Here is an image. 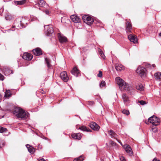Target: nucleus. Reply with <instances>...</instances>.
Instances as JSON below:
<instances>
[{"label":"nucleus","mask_w":161,"mask_h":161,"mask_svg":"<svg viewBox=\"0 0 161 161\" xmlns=\"http://www.w3.org/2000/svg\"><path fill=\"white\" fill-rule=\"evenodd\" d=\"M21 20L22 17H19L17 18L14 21V26L12 27V29L15 27H16L17 29L23 28V26H21Z\"/></svg>","instance_id":"obj_7"},{"label":"nucleus","mask_w":161,"mask_h":161,"mask_svg":"<svg viewBox=\"0 0 161 161\" xmlns=\"http://www.w3.org/2000/svg\"><path fill=\"white\" fill-rule=\"evenodd\" d=\"M1 145L0 144V148H1Z\"/></svg>","instance_id":"obj_55"},{"label":"nucleus","mask_w":161,"mask_h":161,"mask_svg":"<svg viewBox=\"0 0 161 161\" xmlns=\"http://www.w3.org/2000/svg\"><path fill=\"white\" fill-rule=\"evenodd\" d=\"M33 58L32 55L28 53H24L23 55L22 58L24 59L28 60H31Z\"/></svg>","instance_id":"obj_13"},{"label":"nucleus","mask_w":161,"mask_h":161,"mask_svg":"<svg viewBox=\"0 0 161 161\" xmlns=\"http://www.w3.org/2000/svg\"><path fill=\"white\" fill-rule=\"evenodd\" d=\"M13 114H15L17 117L22 119H27L29 116V114L26 112L24 110L21 109L16 108L13 111Z\"/></svg>","instance_id":"obj_3"},{"label":"nucleus","mask_w":161,"mask_h":161,"mask_svg":"<svg viewBox=\"0 0 161 161\" xmlns=\"http://www.w3.org/2000/svg\"><path fill=\"white\" fill-rule=\"evenodd\" d=\"M3 69L4 70H11L10 69H9L8 67L7 66H5L3 67Z\"/></svg>","instance_id":"obj_39"},{"label":"nucleus","mask_w":161,"mask_h":161,"mask_svg":"<svg viewBox=\"0 0 161 161\" xmlns=\"http://www.w3.org/2000/svg\"><path fill=\"white\" fill-rule=\"evenodd\" d=\"M33 52L36 56H39L42 54L41 49L39 48H36L33 50Z\"/></svg>","instance_id":"obj_14"},{"label":"nucleus","mask_w":161,"mask_h":161,"mask_svg":"<svg viewBox=\"0 0 161 161\" xmlns=\"http://www.w3.org/2000/svg\"><path fill=\"white\" fill-rule=\"evenodd\" d=\"M82 19L85 23L88 25H91L94 22L97 26L102 27V24L101 21L99 20H94L91 16L86 15H84L82 17Z\"/></svg>","instance_id":"obj_2"},{"label":"nucleus","mask_w":161,"mask_h":161,"mask_svg":"<svg viewBox=\"0 0 161 161\" xmlns=\"http://www.w3.org/2000/svg\"><path fill=\"white\" fill-rule=\"evenodd\" d=\"M124 102L125 105H128L130 102L129 97L126 93H123L122 95Z\"/></svg>","instance_id":"obj_10"},{"label":"nucleus","mask_w":161,"mask_h":161,"mask_svg":"<svg viewBox=\"0 0 161 161\" xmlns=\"http://www.w3.org/2000/svg\"><path fill=\"white\" fill-rule=\"evenodd\" d=\"M99 73L97 74V76L98 77H102V71H99Z\"/></svg>","instance_id":"obj_40"},{"label":"nucleus","mask_w":161,"mask_h":161,"mask_svg":"<svg viewBox=\"0 0 161 161\" xmlns=\"http://www.w3.org/2000/svg\"><path fill=\"white\" fill-rule=\"evenodd\" d=\"M120 159L122 161H125V159L124 157H121L120 158Z\"/></svg>","instance_id":"obj_43"},{"label":"nucleus","mask_w":161,"mask_h":161,"mask_svg":"<svg viewBox=\"0 0 161 161\" xmlns=\"http://www.w3.org/2000/svg\"><path fill=\"white\" fill-rule=\"evenodd\" d=\"M45 61L47 67H48V69H50L51 67H52V65L50 64L51 61L50 59L47 58H45Z\"/></svg>","instance_id":"obj_25"},{"label":"nucleus","mask_w":161,"mask_h":161,"mask_svg":"<svg viewBox=\"0 0 161 161\" xmlns=\"http://www.w3.org/2000/svg\"><path fill=\"white\" fill-rule=\"evenodd\" d=\"M11 0H4V2L10 1Z\"/></svg>","instance_id":"obj_52"},{"label":"nucleus","mask_w":161,"mask_h":161,"mask_svg":"<svg viewBox=\"0 0 161 161\" xmlns=\"http://www.w3.org/2000/svg\"><path fill=\"white\" fill-rule=\"evenodd\" d=\"M128 38L131 42L134 43H136L137 42V38L136 37L131 34H130L128 36Z\"/></svg>","instance_id":"obj_19"},{"label":"nucleus","mask_w":161,"mask_h":161,"mask_svg":"<svg viewBox=\"0 0 161 161\" xmlns=\"http://www.w3.org/2000/svg\"><path fill=\"white\" fill-rule=\"evenodd\" d=\"M58 36L59 42L61 43L65 42L67 41V39L66 37L63 35H61L58 33Z\"/></svg>","instance_id":"obj_15"},{"label":"nucleus","mask_w":161,"mask_h":161,"mask_svg":"<svg viewBox=\"0 0 161 161\" xmlns=\"http://www.w3.org/2000/svg\"><path fill=\"white\" fill-rule=\"evenodd\" d=\"M90 126L92 129L96 131L98 130L100 128L99 126L96 123L93 122L90 123Z\"/></svg>","instance_id":"obj_12"},{"label":"nucleus","mask_w":161,"mask_h":161,"mask_svg":"<svg viewBox=\"0 0 161 161\" xmlns=\"http://www.w3.org/2000/svg\"><path fill=\"white\" fill-rule=\"evenodd\" d=\"M117 140V141L121 145V146H123L122 144V142H121L119 140H118V139H116Z\"/></svg>","instance_id":"obj_45"},{"label":"nucleus","mask_w":161,"mask_h":161,"mask_svg":"<svg viewBox=\"0 0 161 161\" xmlns=\"http://www.w3.org/2000/svg\"><path fill=\"white\" fill-rule=\"evenodd\" d=\"M45 32L47 36H51L54 32V30L52 25H44Z\"/></svg>","instance_id":"obj_5"},{"label":"nucleus","mask_w":161,"mask_h":161,"mask_svg":"<svg viewBox=\"0 0 161 161\" xmlns=\"http://www.w3.org/2000/svg\"><path fill=\"white\" fill-rule=\"evenodd\" d=\"M126 27V31L127 33L131 32L132 29V25L129 22H127Z\"/></svg>","instance_id":"obj_18"},{"label":"nucleus","mask_w":161,"mask_h":161,"mask_svg":"<svg viewBox=\"0 0 161 161\" xmlns=\"http://www.w3.org/2000/svg\"><path fill=\"white\" fill-rule=\"evenodd\" d=\"M14 2L16 5H20L24 4L25 3V0L19 1H15Z\"/></svg>","instance_id":"obj_29"},{"label":"nucleus","mask_w":161,"mask_h":161,"mask_svg":"<svg viewBox=\"0 0 161 161\" xmlns=\"http://www.w3.org/2000/svg\"><path fill=\"white\" fill-rule=\"evenodd\" d=\"M159 35L160 36H161V32L159 33Z\"/></svg>","instance_id":"obj_54"},{"label":"nucleus","mask_w":161,"mask_h":161,"mask_svg":"<svg viewBox=\"0 0 161 161\" xmlns=\"http://www.w3.org/2000/svg\"><path fill=\"white\" fill-rule=\"evenodd\" d=\"M26 146L30 153H33L34 152L35 149L33 147L29 144L26 145Z\"/></svg>","instance_id":"obj_22"},{"label":"nucleus","mask_w":161,"mask_h":161,"mask_svg":"<svg viewBox=\"0 0 161 161\" xmlns=\"http://www.w3.org/2000/svg\"><path fill=\"white\" fill-rule=\"evenodd\" d=\"M40 92L42 94H44L45 93L44 92L43 90H41Z\"/></svg>","instance_id":"obj_49"},{"label":"nucleus","mask_w":161,"mask_h":161,"mask_svg":"<svg viewBox=\"0 0 161 161\" xmlns=\"http://www.w3.org/2000/svg\"><path fill=\"white\" fill-rule=\"evenodd\" d=\"M44 12L47 15H48L49 13V11L47 9L45 10Z\"/></svg>","instance_id":"obj_44"},{"label":"nucleus","mask_w":161,"mask_h":161,"mask_svg":"<svg viewBox=\"0 0 161 161\" xmlns=\"http://www.w3.org/2000/svg\"><path fill=\"white\" fill-rule=\"evenodd\" d=\"M94 103L93 101H88V104L89 105H92L94 104Z\"/></svg>","instance_id":"obj_41"},{"label":"nucleus","mask_w":161,"mask_h":161,"mask_svg":"<svg viewBox=\"0 0 161 161\" xmlns=\"http://www.w3.org/2000/svg\"><path fill=\"white\" fill-rule=\"evenodd\" d=\"M73 70H79L78 69H77V68L76 67H75L74 68H73Z\"/></svg>","instance_id":"obj_47"},{"label":"nucleus","mask_w":161,"mask_h":161,"mask_svg":"<svg viewBox=\"0 0 161 161\" xmlns=\"http://www.w3.org/2000/svg\"><path fill=\"white\" fill-rule=\"evenodd\" d=\"M148 120L149 122L155 126L158 125L160 122L159 119L154 115L150 117Z\"/></svg>","instance_id":"obj_6"},{"label":"nucleus","mask_w":161,"mask_h":161,"mask_svg":"<svg viewBox=\"0 0 161 161\" xmlns=\"http://www.w3.org/2000/svg\"><path fill=\"white\" fill-rule=\"evenodd\" d=\"M115 67L116 70H124L125 69V68L122 64H116L115 65Z\"/></svg>","instance_id":"obj_20"},{"label":"nucleus","mask_w":161,"mask_h":161,"mask_svg":"<svg viewBox=\"0 0 161 161\" xmlns=\"http://www.w3.org/2000/svg\"><path fill=\"white\" fill-rule=\"evenodd\" d=\"M124 147L125 148V151L130 156L133 155V152L131 147L128 145L126 144L124 146Z\"/></svg>","instance_id":"obj_11"},{"label":"nucleus","mask_w":161,"mask_h":161,"mask_svg":"<svg viewBox=\"0 0 161 161\" xmlns=\"http://www.w3.org/2000/svg\"><path fill=\"white\" fill-rule=\"evenodd\" d=\"M71 73L76 77H77L80 75V71H71Z\"/></svg>","instance_id":"obj_32"},{"label":"nucleus","mask_w":161,"mask_h":161,"mask_svg":"<svg viewBox=\"0 0 161 161\" xmlns=\"http://www.w3.org/2000/svg\"><path fill=\"white\" fill-rule=\"evenodd\" d=\"M27 18H22V20H21V26H23V27L25 26V25H27Z\"/></svg>","instance_id":"obj_26"},{"label":"nucleus","mask_w":161,"mask_h":161,"mask_svg":"<svg viewBox=\"0 0 161 161\" xmlns=\"http://www.w3.org/2000/svg\"><path fill=\"white\" fill-rule=\"evenodd\" d=\"M5 17L6 20H10L14 19L15 17L14 15H12L8 12L5 15Z\"/></svg>","instance_id":"obj_16"},{"label":"nucleus","mask_w":161,"mask_h":161,"mask_svg":"<svg viewBox=\"0 0 161 161\" xmlns=\"http://www.w3.org/2000/svg\"><path fill=\"white\" fill-rule=\"evenodd\" d=\"M2 100V96L0 94V102Z\"/></svg>","instance_id":"obj_51"},{"label":"nucleus","mask_w":161,"mask_h":161,"mask_svg":"<svg viewBox=\"0 0 161 161\" xmlns=\"http://www.w3.org/2000/svg\"><path fill=\"white\" fill-rule=\"evenodd\" d=\"M153 161H160L159 160L157 159V158H154Z\"/></svg>","instance_id":"obj_48"},{"label":"nucleus","mask_w":161,"mask_h":161,"mask_svg":"<svg viewBox=\"0 0 161 161\" xmlns=\"http://www.w3.org/2000/svg\"><path fill=\"white\" fill-rule=\"evenodd\" d=\"M115 80L121 91H130L133 90V88L132 87H129L128 85L126 84L124 80L119 77H117L115 79Z\"/></svg>","instance_id":"obj_1"},{"label":"nucleus","mask_w":161,"mask_h":161,"mask_svg":"<svg viewBox=\"0 0 161 161\" xmlns=\"http://www.w3.org/2000/svg\"><path fill=\"white\" fill-rule=\"evenodd\" d=\"M11 94L9 90H6L5 93L4 97H11Z\"/></svg>","instance_id":"obj_31"},{"label":"nucleus","mask_w":161,"mask_h":161,"mask_svg":"<svg viewBox=\"0 0 161 161\" xmlns=\"http://www.w3.org/2000/svg\"><path fill=\"white\" fill-rule=\"evenodd\" d=\"M60 76L61 78L64 82H67L69 79L66 71H63L60 74Z\"/></svg>","instance_id":"obj_9"},{"label":"nucleus","mask_w":161,"mask_h":161,"mask_svg":"<svg viewBox=\"0 0 161 161\" xmlns=\"http://www.w3.org/2000/svg\"><path fill=\"white\" fill-rule=\"evenodd\" d=\"M11 30H12V31H14V30H13V29H11V30H7V31H10Z\"/></svg>","instance_id":"obj_53"},{"label":"nucleus","mask_w":161,"mask_h":161,"mask_svg":"<svg viewBox=\"0 0 161 161\" xmlns=\"http://www.w3.org/2000/svg\"><path fill=\"white\" fill-rule=\"evenodd\" d=\"M45 6H47V4L44 0H39L34 5V7L38 8V7H39V9L41 10L40 7H44Z\"/></svg>","instance_id":"obj_8"},{"label":"nucleus","mask_w":161,"mask_h":161,"mask_svg":"<svg viewBox=\"0 0 161 161\" xmlns=\"http://www.w3.org/2000/svg\"><path fill=\"white\" fill-rule=\"evenodd\" d=\"M73 138L75 139L80 140L81 138V136L79 133H74L71 135Z\"/></svg>","instance_id":"obj_21"},{"label":"nucleus","mask_w":161,"mask_h":161,"mask_svg":"<svg viewBox=\"0 0 161 161\" xmlns=\"http://www.w3.org/2000/svg\"><path fill=\"white\" fill-rule=\"evenodd\" d=\"M111 143L114 146H115L116 145V143L114 142L113 141H111Z\"/></svg>","instance_id":"obj_46"},{"label":"nucleus","mask_w":161,"mask_h":161,"mask_svg":"<svg viewBox=\"0 0 161 161\" xmlns=\"http://www.w3.org/2000/svg\"><path fill=\"white\" fill-rule=\"evenodd\" d=\"M105 81L103 80H102L101 82L100 86L101 87H103L105 86Z\"/></svg>","instance_id":"obj_38"},{"label":"nucleus","mask_w":161,"mask_h":161,"mask_svg":"<svg viewBox=\"0 0 161 161\" xmlns=\"http://www.w3.org/2000/svg\"><path fill=\"white\" fill-rule=\"evenodd\" d=\"M155 65L153 64L151 65L148 63H145L144 64L138 66L136 70H147L153 69V68L155 67Z\"/></svg>","instance_id":"obj_4"},{"label":"nucleus","mask_w":161,"mask_h":161,"mask_svg":"<svg viewBox=\"0 0 161 161\" xmlns=\"http://www.w3.org/2000/svg\"><path fill=\"white\" fill-rule=\"evenodd\" d=\"M12 72H13V71H11V73H12Z\"/></svg>","instance_id":"obj_56"},{"label":"nucleus","mask_w":161,"mask_h":161,"mask_svg":"<svg viewBox=\"0 0 161 161\" xmlns=\"http://www.w3.org/2000/svg\"><path fill=\"white\" fill-rule=\"evenodd\" d=\"M79 129H80L83 131H86L87 132L92 131V130H91L87 128L86 126H82L81 127H80Z\"/></svg>","instance_id":"obj_27"},{"label":"nucleus","mask_w":161,"mask_h":161,"mask_svg":"<svg viewBox=\"0 0 161 161\" xmlns=\"http://www.w3.org/2000/svg\"><path fill=\"white\" fill-rule=\"evenodd\" d=\"M122 113L124 114H125L127 115H128L130 114L129 111L126 110H123L122 111Z\"/></svg>","instance_id":"obj_36"},{"label":"nucleus","mask_w":161,"mask_h":161,"mask_svg":"<svg viewBox=\"0 0 161 161\" xmlns=\"http://www.w3.org/2000/svg\"><path fill=\"white\" fill-rule=\"evenodd\" d=\"M154 75L156 79L161 81V72H158L155 73Z\"/></svg>","instance_id":"obj_23"},{"label":"nucleus","mask_w":161,"mask_h":161,"mask_svg":"<svg viewBox=\"0 0 161 161\" xmlns=\"http://www.w3.org/2000/svg\"><path fill=\"white\" fill-rule=\"evenodd\" d=\"M4 80V76L0 73V80L3 81Z\"/></svg>","instance_id":"obj_42"},{"label":"nucleus","mask_w":161,"mask_h":161,"mask_svg":"<svg viewBox=\"0 0 161 161\" xmlns=\"http://www.w3.org/2000/svg\"><path fill=\"white\" fill-rule=\"evenodd\" d=\"M39 161H46V160H44L43 158H42L39 160Z\"/></svg>","instance_id":"obj_50"},{"label":"nucleus","mask_w":161,"mask_h":161,"mask_svg":"<svg viewBox=\"0 0 161 161\" xmlns=\"http://www.w3.org/2000/svg\"><path fill=\"white\" fill-rule=\"evenodd\" d=\"M70 18L73 22L75 23H77L80 21V18L79 17L74 15H72L70 16Z\"/></svg>","instance_id":"obj_17"},{"label":"nucleus","mask_w":161,"mask_h":161,"mask_svg":"<svg viewBox=\"0 0 161 161\" xmlns=\"http://www.w3.org/2000/svg\"><path fill=\"white\" fill-rule=\"evenodd\" d=\"M136 89L140 91H142L144 90L143 86L141 84H139L136 86Z\"/></svg>","instance_id":"obj_28"},{"label":"nucleus","mask_w":161,"mask_h":161,"mask_svg":"<svg viewBox=\"0 0 161 161\" xmlns=\"http://www.w3.org/2000/svg\"><path fill=\"white\" fill-rule=\"evenodd\" d=\"M137 73L139 74L142 77L144 76L146 74L145 71H137Z\"/></svg>","instance_id":"obj_33"},{"label":"nucleus","mask_w":161,"mask_h":161,"mask_svg":"<svg viewBox=\"0 0 161 161\" xmlns=\"http://www.w3.org/2000/svg\"><path fill=\"white\" fill-rule=\"evenodd\" d=\"M7 130V129L6 128H3L2 127H0V133H3L5 132Z\"/></svg>","instance_id":"obj_35"},{"label":"nucleus","mask_w":161,"mask_h":161,"mask_svg":"<svg viewBox=\"0 0 161 161\" xmlns=\"http://www.w3.org/2000/svg\"><path fill=\"white\" fill-rule=\"evenodd\" d=\"M83 160V158L82 156H79L78 158H75L73 161H82Z\"/></svg>","instance_id":"obj_34"},{"label":"nucleus","mask_w":161,"mask_h":161,"mask_svg":"<svg viewBox=\"0 0 161 161\" xmlns=\"http://www.w3.org/2000/svg\"><path fill=\"white\" fill-rule=\"evenodd\" d=\"M98 53L99 55L103 59H105V57L103 53V52L100 49H98Z\"/></svg>","instance_id":"obj_30"},{"label":"nucleus","mask_w":161,"mask_h":161,"mask_svg":"<svg viewBox=\"0 0 161 161\" xmlns=\"http://www.w3.org/2000/svg\"><path fill=\"white\" fill-rule=\"evenodd\" d=\"M138 102L140 103L141 105H143L146 104V102L143 100L138 101Z\"/></svg>","instance_id":"obj_37"},{"label":"nucleus","mask_w":161,"mask_h":161,"mask_svg":"<svg viewBox=\"0 0 161 161\" xmlns=\"http://www.w3.org/2000/svg\"><path fill=\"white\" fill-rule=\"evenodd\" d=\"M108 133L111 138H115L117 135L116 133L112 130H110L108 131Z\"/></svg>","instance_id":"obj_24"}]
</instances>
